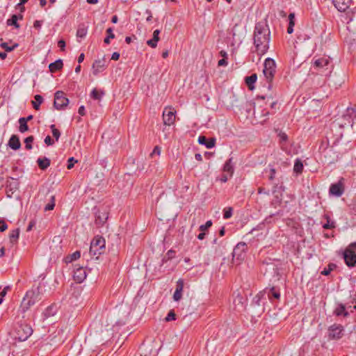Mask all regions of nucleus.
Returning <instances> with one entry per match:
<instances>
[{
    "mask_svg": "<svg viewBox=\"0 0 356 356\" xmlns=\"http://www.w3.org/2000/svg\"><path fill=\"white\" fill-rule=\"evenodd\" d=\"M270 30L267 25L259 22L254 31V44L259 55L264 54L269 48Z\"/></svg>",
    "mask_w": 356,
    "mask_h": 356,
    "instance_id": "f257e3e1",
    "label": "nucleus"
},
{
    "mask_svg": "<svg viewBox=\"0 0 356 356\" xmlns=\"http://www.w3.org/2000/svg\"><path fill=\"white\" fill-rule=\"evenodd\" d=\"M42 290L40 285L33 286L31 289L26 291L24 296L20 309L23 312L28 311L32 306L42 299Z\"/></svg>",
    "mask_w": 356,
    "mask_h": 356,
    "instance_id": "f03ea898",
    "label": "nucleus"
},
{
    "mask_svg": "<svg viewBox=\"0 0 356 356\" xmlns=\"http://www.w3.org/2000/svg\"><path fill=\"white\" fill-rule=\"evenodd\" d=\"M276 72V64L273 58H268L265 60L264 63L263 75L266 79L267 86L266 88L268 90L272 88V81L275 76Z\"/></svg>",
    "mask_w": 356,
    "mask_h": 356,
    "instance_id": "7ed1b4c3",
    "label": "nucleus"
},
{
    "mask_svg": "<svg viewBox=\"0 0 356 356\" xmlns=\"http://www.w3.org/2000/svg\"><path fill=\"white\" fill-rule=\"evenodd\" d=\"M105 250V240L103 237L97 236L90 243V254L98 259Z\"/></svg>",
    "mask_w": 356,
    "mask_h": 356,
    "instance_id": "20e7f679",
    "label": "nucleus"
},
{
    "mask_svg": "<svg viewBox=\"0 0 356 356\" xmlns=\"http://www.w3.org/2000/svg\"><path fill=\"white\" fill-rule=\"evenodd\" d=\"M356 118V110L353 108H348L346 113L341 116V118L337 120V124L341 128H344L347 126L353 127L354 119Z\"/></svg>",
    "mask_w": 356,
    "mask_h": 356,
    "instance_id": "39448f33",
    "label": "nucleus"
},
{
    "mask_svg": "<svg viewBox=\"0 0 356 356\" xmlns=\"http://www.w3.org/2000/svg\"><path fill=\"white\" fill-rule=\"evenodd\" d=\"M343 259L348 267L356 264V242L350 243L343 252Z\"/></svg>",
    "mask_w": 356,
    "mask_h": 356,
    "instance_id": "423d86ee",
    "label": "nucleus"
},
{
    "mask_svg": "<svg viewBox=\"0 0 356 356\" xmlns=\"http://www.w3.org/2000/svg\"><path fill=\"white\" fill-rule=\"evenodd\" d=\"M33 333L31 327L28 324H20L15 328V338L19 341H26Z\"/></svg>",
    "mask_w": 356,
    "mask_h": 356,
    "instance_id": "0eeeda50",
    "label": "nucleus"
},
{
    "mask_svg": "<svg viewBox=\"0 0 356 356\" xmlns=\"http://www.w3.org/2000/svg\"><path fill=\"white\" fill-rule=\"evenodd\" d=\"M69 104V99L63 91H57L54 94V106L57 110L64 109Z\"/></svg>",
    "mask_w": 356,
    "mask_h": 356,
    "instance_id": "6e6552de",
    "label": "nucleus"
},
{
    "mask_svg": "<svg viewBox=\"0 0 356 356\" xmlns=\"http://www.w3.org/2000/svg\"><path fill=\"white\" fill-rule=\"evenodd\" d=\"M176 111L172 107L165 108L163 112V120L165 125L170 126L175 122Z\"/></svg>",
    "mask_w": 356,
    "mask_h": 356,
    "instance_id": "1a4fd4ad",
    "label": "nucleus"
},
{
    "mask_svg": "<svg viewBox=\"0 0 356 356\" xmlns=\"http://www.w3.org/2000/svg\"><path fill=\"white\" fill-rule=\"evenodd\" d=\"M343 335V328L341 325H333L328 329V337L331 340H338Z\"/></svg>",
    "mask_w": 356,
    "mask_h": 356,
    "instance_id": "9d476101",
    "label": "nucleus"
},
{
    "mask_svg": "<svg viewBox=\"0 0 356 356\" xmlns=\"http://www.w3.org/2000/svg\"><path fill=\"white\" fill-rule=\"evenodd\" d=\"M344 193V179L341 178L338 182L331 184L330 193L336 197H340Z\"/></svg>",
    "mask_w": 356,
    "mask_h": 356,
    "instance_id": "9b49d317",
    "label": "nucleus"
},
{
    "mask_svg": "<svg viewBox=\"0 0 356 356\" xmlns=\"http://www.w3.org/2000/svg\"><path fill=\"white\" fill-rule=\"evenodd\" d=\"M314 65L316 68L318 69H325V70H328L329 72H331L330 69L332 68V66L330 64V58L326 57H321L315 59Z\"/></svg>",
    "mask_w": 356,
    "mask_h": 356,
    "instance_id": "f8f14e48",
    "label": "nucleus"
},
{
    "mask_svg": "<svg viewBox=\"0 0 356 356\" xmlns=\"http://www.w3.org/2000/svg\"><path fill=\"white\" fill-rule=\"evenodd\" d=\"M247 248V245L245 243L240 242L238 243L236 247L234 248L232 254L233 258H236L237 259H243L245 256V252Z\"/></svg>",
    "mask_w": 356,
    "mask_h": 356,
    "instance_id": "ddd939ff",
    "label": "nucleus"
},
{
    "mask_svg": "<svg viewBox=\"0 0 356 356\" xmlns=\"http://www.w3.org/2000/svg\"><path fill=\"white\" fill-rule=\"evenodd\" d=\"M106 61L104 58L95 60L92 66L93 74L97 76L99 73L103 72L106 67Z\"/></svg>",
    "mask_w": 356,
    "mask_h": 356,
    "instance_id": "4468645a",
    "label": "nucleus"
},
{
    "mask_svg": "<svg viewBox=\"0 0 356 356\" xmlns=\"http://www.w3.org/2000/svg\"><path fill=\"white\" fill-rule=\"evenodd\" d=\"M86 277V271L85 268L81 266L76 267L74 270L73 278L78 282L81 283Z\"/></svg>",
    "mask_w": 356,
    "mask_h": 356,
    "instance_id": "2eb2a0df",
    "label": "nucleus"
},
{
    "mask_svg": "<svg viewBox=\"0 0 356 356\" xmlns=\"http://www.w3.org/2000/svg\"><path fill=\"white\" fill-rule=\"evenodd\" d=\"M108 218V213L106 211H98L95 214V224L100 227L102 226Z\"/></svg>",
    "mask_w": 356,
    "mask_h": 356,
    "instance_id": "dca6fc26",
    "label": "nucleus"
},
{
    "mask_svg": "<svg viewBox=\"0 0 356 356\" xmlns=\"http://www.w3.org/2000/svg\"><path fill=\"white\" fill-rule=\"evenodd\" d=\"M184 286V282L183 280L179 279L176 284L175 291L173 295V299L175 301H179L182 297V291Z\"/></svg>",
    "mask_w": 356,
    "mask_h": 356,
    "instance_id": "f3484780",
    "label": "nucleus"
},
{
    "mask_svg": "<svg viewBox=\"0 0 356 356\" xmlns=\"http://www.w3.org/2000/svg\"><path fill=\"white\" fill-rule=\"evenodd\" d=\"M333 3L339 11L344 12L349 8L351 0H333Z\"/></svg>",
    "mask_w": 356,
    "mask_h": 356,
    "instance_id": "a211bd4d",
    "label": "nucleus"
},
{
    "mask_svg": "<svg viewBox=\"0 0 356 356\" xmlns=\"http://www.w3.org/2000/svg\"><path fill=\"white\" fill-rule=\"evenodd\" d=\"M198 143L201 145H205L207 148L210 149L215 146L216 139L210 138L208 140L205 136H200L198 138Z\"/></svg>",
    "mask_w": 356,
    "mask_h": 356,
    "instance_id": "6ab92c4d",
    "label": "nucleus"
},
{
    "mask_svg": "<svg viewBox=\"0 0 356 356\" xmlns=\"http://www.w3.org/2000/svg\"><path fill=\"white\" fill-rule=\"evenodd\" d=\"M8 145L14 150H17L21 147V143L19 141V138L17 135L11 136L10 138L8 140Z\"/></svg>",
    "mask_w": 356,
    "mask_h": 356,
    "instance_id": "aec40b11",
    "label": "nucleus"
},
{
    "mask_svg": "<svg viewBox=\"0 0 356 356\" xmlns=\"http://www.w3.org/2000/svg\"><path fill=\"white\" fill-rule=\"evenodd\" d=\"M257 80V75L256 74H252L249 76H246L245 78V82L250 90H252L254 88V83Z\"/></svg>",
    "mask_w": 356,
    "mask_h": 356,
    "instance_id": "412c9836",
    "label": "nucleus"
},
{
    "mask_svg": "<svg viewBox=\"0 0 356 356\" xmlns=\"http://www.w3.org/2000/svg\"><path fill=\"white\" fill-rule=\"evenodd\" d=\"M37 163L39 168L41 170H44L50 165L51 161L48 158L44 157L38 158L37 160Z\"/></svg>",
    "mask_w": 356,
    "mask_h": 356,
    "instance_id": "4be33fe9",
    "label": "nucleus"
},
{
    "mask_svg": "<svg viewBox=\"0 0 356 356\" xmlns=\"http://www.w3.org/2000/svg\"><path fill=\"white\" fill-rule=\"evenodd\" d=\"M63 63L61 59H58L54 63H51L49 65L50 72H55L63 67Z\"/></svg>",
    "mask_w": 356,
    "mask_h": 356,
    "instance_id": "5701e85b",
    "label": "nucleus"
},
{
    "mask_svg": "<svg viewBox=\"0 0 356 356\" xmlns=\"http://www.w3.org/2000/svg\"><path fill=\"white\" fill-rule=\"evenodd\" d=\"M104 95L105 92L103 90L94 88L90 93V97L95 100H101Z\"/></svg>",
    "mask_w": 356,
    "mask_h": 356,
    "instance_id": "b1692460",
    "label": "nucleus"
},
{
    "mask_svg": "<svg viewBox=\"0 0 356 356\" xmlns=\"http://www.w3.org/2000/svg\"><path fill=\"white\" fill-rule=\"evenodd\" d=\"M323 217L326 220V223L323 225V229H328L335 228L336 223L334 221L330 219V217L329 216L328 214H325Z\"/></svg>",
    "mask_w": 356,
    "mask_h": 356,
    "instance_id": "393cba45",
    "label": "nucleus"
},
{
    "mask_svg": "<svg viewBox=\"0 0 356 356\" xmlns=\"http://www.w3.org/2000/svg\"><path fill=\"white\" fill-rule=\"evenodd\" d=\"M265 293H267L268 298L272 300L273 298L275 299H279L280 297V293L279 291H276L274 287L270 288L267 291L265 290Z\"/></svg>",
    "mask_w": 356,
    "mask_h": 356,
    "instance_id": "a878e982",
    "label": "nucleus"
},
{
    "mask_svg": "<svg viewBox=\"0 0 356 356\" xmlns=\"http://www.w3.org/2000/svg\"><path fill=\"white\" fill-rule=\"evenodd\" d=\"M243 302H244L243 297L239 293H238L234 300V304L235 305L236 309L243 308Z\"/></svg>",
    "mask_w": 356,
    "mask_h": 356,
    "instance_id": "bb28decb",
    "label": "nucleus"
},
{
    "mask_svg": "<svg viewBox=\"0 0 356 356\" xmlns=\"http://www.w3.org/2000/svg\"><path fill=\"white\" fill-rule=\"evenodd\" d=\"M303 163L300 159H297L293 166V171L297 174H301L303 171Z\"/></svg>",
    "mask_w": 356,
    "mask_h": 356,
    "instance_id": "cd10ccee",
    "label": "nucleus"
},
{
    "mask_svg": "<svg viewBox=\"0 0 356 356\" xmlns=\"http://www.w3.org/2000/svg\"><path fill=\"white\" fill-rule=\"evenodd\" d=\"M88 33V29L84 24H81L79 26L77 31H76V36L80 38H83L86 37Z\"/></svg>",
    "mask_w": 356,
    "mask_h": 356,
    "instance_id": "c85d7f7f",
    "label": "nucleus"
},
{
    "mask_svg": "<svg viewBox=\"0 0 356 356\" xmlns=\"http://www.w3.org/2000/svg\"><path fill=\"white\" fill-rule=\"evenodd\" d=\"M35 100L32 102L33 107L34 109L38 111L40 105L43 102V97L40 95H36L34 97Z\"/></svg>",
    "mask_w": 356,
    "mask_h": 356,
    "instance_id": "c756f323",
    "label": "nucleus"
},
{
    "mask_svg": "<svg viewBox=\"0 0 356 356\" xmlns=\"http://www.w3.org/2000/svg\"><path fill=\"white\" fill-rule=\"evenodd\" d=\"M19 236V229L17 228L13 229L9 235L10 241L11 243H15Z\"/></svg>",
    "mask_w": 356,
    "mask_h": 356,
    "instance_id": "7c9ffc66",
    "label": "nucleus"
},
{
    "mask_svg": "<svg viewBox=\"0 0 356 356\" xmlns=\"http://www.w3.org/2000/svg\"><path fill=\"white\" fill-rule=\"evenodd\" d=\"M334 313L337 316L343 315L344 316H347L348 315V313L346 311V307L343 304H340L338 305V307L335 309Z\"/></svg>",
    "mask_w": 356,
    "mask_h": 356,
    "instance_id": "2f4dec72",
    "label": "nucleus"
},
{
    "mask_svg": "<svg viewBox=\"0 0 356 356\" xmlns=\"http://www.w3.org/2000/svg\"><path fill=\"white\" fill-rule=\"evenodd\" d=\"M19 131L21 133H24L29 130V127H28L27 122L24 120V118H20L19 119Z\"/></svg>",
    "mask_w": 356,
    "mask_h": 356,
    "instance_id": "473e14b6",
    "label": "nucleus"
},
{
    "mask_svg": "<svg viewBox=\"0 0 356 356\" xmlns=\"http://www.w3.org/2000/svg\"><path fill=\"white\" fill-rule=\"evenodd\" d=\"M232 159H228L225 165H224V167H223V170L225 172H228L230 175H232L233 174V172H234V168H233V165L232 164Z\"/></svg>",
    "mask_w": 356,
    "mask_h": 356,
    "instance_id": "72a5a7b5",
    "label": "nucleus"
},
{
    "mask_svg": "<svg viewBox=\"0 0 356 356\" xmlns=\"http://www.w3.org/2000/svg\"><path fill=\"white\" fill-rule=\"evenodd\" d=\"M81 256V252L79 251H76L73 254L68 255L65 257V262H72L78 259Z\"/></svg>",
    "mask_w": 356,
    "mask_h": 356,
    "instance_id": "f704fd0d",
    "label": "nucleus"
},
{
    "mask_svg": "<svg viewBox=\"0 0 356 356\" xmlns=\"http://www.w3.org/2000/svg\"><path fill=\"white\" fill-rule=\"evenodd\" d=\"M18 16L17 15H13L10 19L7 20V24L8 26H14L15 28H19V25L17 23Z\"/></svg>",
    "mask_w": 356,
    "mask_h": 356,
    "instance_id": "c9c22d12",
    "label": "nucleus"
},
{
    "mask_svg": "<svg viewBox=\"0 0 356 356\" xmlns=\"http://www.w3.org/2000/svg\"><path fill=\"white\" fill-rule=\"evenodd\" d=\"M107 36L104 38V43L108 44H110V39H113L115 38V34L113 32L112 28H108L106 30Z\"/></svg>",
    "mask_w": 356,
    "mask_h": 356,
    "instance_id": "e433bc0d",
    "label": "nucleus"
},
{
    "mask_svg": "<svg viewBox=\"0 0 356 356\" xmlns=\"http://www.w3.org/2000/svg\"><path fill=\"white\" fill-rule=\"evenodd\" d=\"M54 207H55V196L54 195H51L50 197L49 202L44 207V210L45 211L53 210Z\"/></svg>",
    "mask_w": 356,
    "mask_h": 356,
    "instance_id": "4c0bfd02",
    "label": "nucleus"
},
{
    "mask_svg": "<svg viewBox=\"0 0 356 356\" xmlns=\"http://www.w3.org/2000/svg\"><path fill=\"white\" fill-rule=\"evenodd\" d=\"M50 128L51 129L53 136L55 138L56 140L58 141L60 136V131L56 128L55 124H51Z\"/></svg>",
    "mask_w": 356,
    "mask_h": 356,
    "instance_id": "58836bf2",
    "label": "nucleus"
},
{
    "mask_svg": "<svg viewBox=\"0 0 356 356\" xmlns=\"http://www.w3.org/2000/svg\"><path fill=\"white\" fill-rule=\"evenodd\" d=\"M33 140H34V138L33 136H30L25 138L24 143L26 144V145H25L26 149H32L31 143H33Z\"/></svg>",
    "mask_w": 356,
    "mask_h": 356,
    "instance_id": "ea45409f",
    "label": "nucleus"
},
{
    "mask_svg": "<svg viewBox=\"0 0 356 356\" xmlns=\"http://www.w3.org/2000/svg\"><path fill=\"white\" fill-rule=\"evenodd\" d=\"M0 46L6 51H12L18 46V44H15L14 45L10 47L8 44V43L2 42Z\"/></svg>",
    "mask_w": 356,
    "mask_h": 356,
    "instance_id": "a19ab883",
    "label": "nucleus"
},
{
    "mask_svg": "<svg viewBox=\"0 0 356 356\" xmlns=\"http://www.w3.org/2000/svg\"><path fill=\"white\" fill-rule=\"evenodd\" d=\"M336 267V265L334 264H330L328 265L327 268H324V270L321 272V274L323 275H328L332 270Z\"/></svg>",
    "mask_w": 356,
    "mask_h": 356,
    "instance_id": "79ce46f5",
    "label": "nucleus"
},
{
    "mask_svg": "<svg viewBox=\"0 0 356 356\" xmlns=\"http://www.w3.org/2000/svg\"><path fill=\"white\" fill-rule=\"evenodd\" d=\"M212 224L213 223L211 220H208L204 225H200L199 229L201 232H205L209 227L212 226Z\"/></svg>",
    "mask_w": 356,
    "mask_h": 356,
    "instance_id": "37998d69",
    "label": "nucleus"
},
{
    "mask_svg": "<svg viewBox=\"0 0 356 356\" xmlns=\"http://www.w3.org/2000/svg\"><path fill=\"white\" fill-rule=\"evenodd\" d=\"M232 216V207H227L224 211L223 217L225 219H228L231 218Z\"/></svg>",
    "mask_w": 356,
    "mask_h": 356,
    "instance_id": "c03bdc74",
    "label": "nucleus"
},
{
    "mask_svg": "<svg viewBox=\"0 0 356 356\" xmlns=\"http://www.w3.org/2000/svg\"><path fill=\"white\" fill-rule=\"evenodd\" d=\"M176 314L173 310H170L169 313L168 314L167 316L165 317L166 321H170L175 320Z\"/></svg>",
    "mask_w": 356,
    "mask_h": 356,
    "instance_id": "a18cd8bd",
    "label": "nucleus"
},
{
    "mask_svg": "<svg viewBox=\"0 0 356 356\" xmlns=\"http://www.w3.org/2000/svg\"><path fill=\"white\" fill-rule=\"evenodd\" d=\"M77 161L75 160L73 157H71L67 161V169H71L74 167V165L75 163H76Z\"/></svg>",
    "mask_w": 356,
    "mask_h": 356,
    "instance_id": "49530a36",
    "label": "nucleus"
},
{
    "mask_svg": "<svg viewBox=\"0 0 356 356\" xmlns=\"http://www.w3.org/2000/svg\"><path fill=\"white\" fill-rule=\"evenodd\" d=\"M278 136L281 142H286L288 140L287 135L284 132H280Z\"/></svg>",
    "mask_w": 356,
    "mask_h": 356,
    "instance_id": "de8ad7c7",
    "label": "nucleus"
},
{
    "mask_svg": "<svg viewBox=\"0 0 356 356\" xmlns=\"http://www.w3.org/2000/svg\"><path fill=\"white\" fill-rule=\"evenodd\" d=\"M157 42L156 40H154V39H151V40H147V44L152 47V48H155L156 46H157Z\"/></svg>",
    "mask_w": 356,
    "mask_h": 356,
    "instance_id": "09e8293b",
    "label": "nucleus"
},
{
    "mask_svg": "<svg viewBox=\"0 0 356 356\" xmlns=\"http://www.w3.org/2000/svg\"><path fill=\"white\" fill-rule=\"evenodd\" d=\"M44 143L47 145H51L54 144V140L51 139V138L49 136H47L44 138Z\"/></svg>",
    "mask_w": 356,
    "mask_h": 356,
    "instance_id": "8fccbe9b",
    "label": "nucleus"
},
{
    "mask_svg": "<svg viewBox=\"0 0 356 356\" xmlns=\"http://www.w3.org/2000/svg\"><path fill=\"white\" fill-rule=\"evenodd\" d=\"M8 226L5 221L0 220V232H3L7 229Z\"/></svg>",
    "mask_w": 356,
    "mask_h": 356,
    "instance_id": "3c124183",
    "label": "nucleus"
},
{
    "mask_svg": "<svg viewBox=\"0 0 356 356\" xmlns=\"http://www.w3.org/2000/svg\"><path fill=\"white\" fill-rule=\"evenodd\" d=\"M159 33H160V31L156 29L154 31L153 33V38L154 40H156V41H159Z\"/></svg>",
    "mask_w": 356,
    "mask_h": 356,
    "instance_id": "603ef678",
    "label": "nucleus"
},
{
    "mask_svg": "<svg viewBox=\"0 0 356 356\" xmlns=\"http://www.w3.org/2000/svg\"><path fill=\"white\" fill-rule=\"evenodd\" d=\"M58 46L60 48L62 51H64L65 47V42L63 40H60L58 42Z\"/></svg>",
    "mask_w": 356,
    "mask_h": 356,
    "instance_id": "864d4df0",
    "label": "nucleus"
},
{
    "mask_svg": "<svg viewBox=\"0 0 356 356\" xmlns=\"http://www.w3.org/2000/svg\"><path fill=\"white\" fill-rule=\"evenodd\" d=\"M258 193H259V194H262V193H264V194H266V195H268L270 194L269 191L266 190V189H265L264 188H263V187H259V188H258Z\"/></svg>",
    "mask_w": 356,
    "mask_h": 356,
    "instance_id": "5fc2aeb1",
    "label": "nucleus"
},
{
    "mask_svg": "<svg viewBox=\"0 0 356 356\" xmlns=\"http://www.w3.org/2000/svg\"><path fill=\"white\" fill-rule=\"evenodd\" d=\"M270 175L268 177L269 180L270 181H273L275 178V173H276V171H275V168H271L270 170Z\"/></svg>",
    "mask_w": 356,
    "mask_h": 356,
    "instance_id": "6e6d98bb",
    "label": "nucleus"
},
{
    "mask_svg": "<svg viewBox=\"0 0 356 356\" xmlns=\"http://www.w3.org/2000/svg\"><path fill=\"white\" fill-rule=\"evenodd\" d=\"M218 66H226L227 65V58H222L218 63Z\"/></svg>",
    "mask_w": 356,
    "mask_h": 356,
    "instance_id": "4d7b16f0",
    "label": "nucleus"
},
{
    "mask_svg": "<svg viewBox=\"0 0 356 356\" xmlns=\"http://www.w3.org/2000/svg\"><path fill=\"white\" fill-rule=\"evenodd\" d=\"M10 289V287L9 286H6V287H4V289L2 290V291L0 293L1 296L4 297L6 295L7 291Z\"/></svg>",
    "mask_w": 356,
    "mask_h": 356,
    "instance_id": "13d9d810",
    "label": "nucleus"
},
{
    "mask_svg": "<svg viewBox=\"0 0 356 356\" xmlns=\"http://www.w3.org/2000/svg\"><path fill=\"white\" fill-rule=\"evenodd\" d=\"M42 26V21L36 20L34 22L33 26L37 29H40Z\"/></svg>",
    "mask_w": 356,
    "mask_h": 356,
    "instance_id": "bf43d9fd",
    "label": "nucleus"
},
{
    "mask_svg": "<svg viewBox=\"0 0 356 356\" xmlns=\"http://www.w3.org/2000/svg\"><path fill=\"white\" fill-rule=\"evenodd\" d=\"M154 154H156L157 155H159L161 154V148L159 146H156L154 148L152 155Z\"/></svg>",
    "mask_w": 356,
    "mask_h": 356,
    "instance_id": "052dcab7",
    "label": "nucleus"
},
{
    "mask_svg": "<svg viewBox=\"0 0 356 356\" xmlns=\"http://www.w3.org/2000/svg\"><path fill=\"white\" fill-rule=\"evenodd\" d=\"M79 114L83 116L85 115L86 114V112H85V107L83 106H81L79 108Z\"/></svg>",
    "mask_w": 356,
    "mask_h": 356,
    "instance_id": "680f3d73",
    "label": "nucleus"
},
{
    "mask_svg": "<svg viewBox=\"0 0 356 356\" xmlns=\"http://www.w3.org/2000/svg\"><path fill=\"white\" fill-rule=\"evenodd\" d=\"M120 58V54L118 52H114L111 56V59L118 60Z\"/></svg>",
    "mask_w": 356,
    "mask_h": 356,
    "instance_id": "e2e57ef3",
    "label": "nucleus"
},
{
    "mask_svg": "<svg viewBox=\"0 0 356 356\" xmlns=\"http://www.w3.org/2000/svg\"><path fill=\"white\" fill-rule=\"evenodd\" d=\"M205 232H202L201 233H200L198 235H197V238L199 240H203L205 237Z\"/></svg>",
    "mask_w": 356,
    "mask_h": 356,
    "instance_id": "0e129e2a",
    "label": "nucleus"
},
{
    "mask_svg": "<svg viewBox=\"0 0 356 356\" xmlns=\"http://www.w3.org/2000/svg\"><path fill=\"white\" fill-rule=\"evenodd\" d=\"M34 225H35V222L33 221H31L29 222V226L27 227L26 231L27 232L31 231Z\"/></svg>",
    "mask_w": 356,
    "mask_h": 356,
    "instance_id": "69168bd1",
    "label": "nucleus"
},
{
    "mask_svg": "<svg viewBox=\"0 0 356 356\" xmlns=\"http://www.w3.org/2000/svg\"><path fill=\"white\" fill-rule=\"evenodd\" d=\"M84 57H85L84 54L81 53L79 55V56L78 57V63H82L83 61V60H84Z\"/></svg>",
    "mask_w": 356,
    "mask_h": 356,
    "instance_id": "338daca9",
    "label": "nucleus"
},
{
    "mask_svg": "<svg viewBox=\"0 0 356 356\" xmlns=\"http://www.w3.org/2000/svg\"><path fill=\"white\" fill-rule=\"evenodd\" d=\"M219 54H220V56L222 57V58H227V52L225 51L221 50Z\"/></svg>",
    "mask_w": 356,
    "mask_h": 356,
    "instance_id": "774afa93",
    "label": "nucleus"
}]
</instances>
